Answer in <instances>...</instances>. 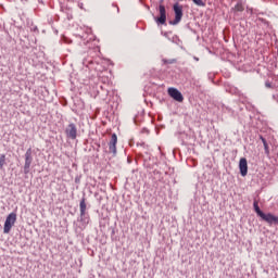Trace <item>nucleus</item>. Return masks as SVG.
I'll return each mask as SVG.
<instances>
[{"mask_svg":"<svg viewBox=\"0 0 278 278\" xmlns=\"http://www.w3.org/2000/svg\"><path fill=\"white\" fill-rule=\"evenodd\" d=\"M253 207L255 213L257 214V216H260V218H262V220H264L268 225H278V217L273 215V213H263L260 208V203L257 202V200L254 201Z\"/></svg>","mask_w":278,"mask_h":278,"instance_id":"f257e3e1","label":"nucleus"},{"mask_svg":"<svg viewBox=\"0 0 278 278\" xmlns=\"http://www.w3.org/2000/svg\"><path fill=\"white\" fill-rule=\"evenodd\" d=\"M175 18L174 21H169V25H179L181 23V18H184V5L179 4V2L174 3L173 5Z\"/></svg>","mask_w":278,"mask_h":278,"instance_id":"f03ea898","label":"nucleus"},{"mask_svg":"<svg viewBox=\"0 0 278 278\" xmlns=\"http://www.w3.org/2000/svg\"><path fill=\"white\" fill-rule=\"evenodd\" d=\"M80 207V224H79V231L86 227L89 223L88 214H86V198H83L79 203Z\"/></svg>","mask_w":278,"mask_h":278,"instance_id":"7ed1b4c3","label":"nucleus"},{"mask_svg":"<svg viewBox=\"0 0 278 278\" xmlns=\"http://www.w3.org/2000/svg\"><path fill=\"white\" fill-rule=\"evenodd\" d=\"M15 224L16 213H10L4 222L3 233H10V231H12V227H14Z\"/></svg>","mask_w":278,"mask_h":278,"instance_id":"20e7f679","label":"nucleus"},{"mask_svg":"<svg viewBox=\"0 0 278 278\" xmlns=\"http://www.w3.org/2000/svg\"><path fill=\"white\" fill-rule=\"evenodd\" d=\"M160 16L154 17L157 25H166V7L164 4L159 5Z\"/></svg>","mask_w":278,"mask_h":278,"instance_id":"39448f33","label":"nucleus"},{"mask_svg":"<svg viewBox=\"0 0 278 278\" xmlns=\"http://www.w3.org/2000/svg\"><path fill=\"white\" fill-rule=\"evenodd\" d=\"M169 97L174 99V101H178V103L184 102V94L180 93V91L177 88H168L167 90Z\"/></svg>","mask_w":278,"mask_h":278,"instance_id":"423d86ee","label":"nucleus"},{"mask_svg":"<svg viewBox=\"0 0 278 278\" xmlns=\"http://www.w3.org/2000/svg\"><path fill=\"white\" fill-rule=\"evenodd\" d=\"M31 162H34V159L31 157V149H28L25 153V164H24L25 175L29 173V168H31Z\"/></svg>","mask_w":278,"mask_h":278,"instance_id":"0eeeda50","label":"nucleus"},{"mask_svg":"<svg viewBox=\"0 0 278 278\" xmlns=\"http://www.w3.org/2000/svg\"><path fill=\"white\" fill-rule=\"evenodd\" d=\"M239 170H240L241 177H247V175L249 174V163H248L247 159H244V157L240 159Z\"/></svg>","mask_w":278,"mask_h":278,"instance_id":"6e6552de","label":"nucleus"},{"mask_svg":"<svg viewBox=\"0 0 278 278\" xmlns=\"http://www.w3.org/2000/svg\"><path fill=\"white\" fill-rule=\"evenodd\" d=\"M260 139L263 142L265 154L270 155V148L268 147V141H266V138H264L263 136H260Z\"/></svg>","mask_w":278,"mask_h":278,"instance_id":"1a4fd4ad","label":"nucleus"},{"mask_svg":"<svg viewBox=\"0 0 278 278\" xmlns=\"http://www.w3.org/2000/svg\"><path fill=\"white\" fill-rule=\"evenodd\" d=\"M232 12H244V4H242V0H239L235 8H232Z\"/></svg>","mask_w":278,"mask_h":278,"instance_id":"9d476101","label":"nucleus"},{"mask_svg":"<svg viewBox=\"0 0 278 278\" xmlns=\"http://www.w3.org/2000/svg\"><path fill=\"white\" fill-rule=\"evenodd\" d=\"M71 138L72 140H75V138H77V128L71 124Z\"/></svg>","mask_w":278,"mask_h":278,"instance_id":"9b49d317","label":"nucleus"},{"mask_svg":"<svg viewBox=\"0 0 278 278\" xmlns=\"http://www.w3.org/2000/svg\"><path fill=\"white\" fill-rule=\"evenodd\" d=\"M117 142H118V137L116 136V134H112L109 144L116 147Z\"/></svg>","mask_w":278,"mask_h":278,"instance_id":"f8f14e48","label":"nucleus"},{"mask_svg":"<svg viewBox=\"0 0 278 278\" xmlns=\"http://www.w3.org/2000/svg\"><path fill=\"white\" fill-rule=\"evenodd\" d=\"M61 10L67 14L68 16V12H71V9L68 8V4L64 3V2H61Z\"/></svg>","mask_w":278,"mask_h":278,"instance_id":"ddd939ff","label":"nucleus"},{"mask_svg":"<svg viewBox=\"0 0 278 278\" xmlns=\"http://www.w3.org/2000/svg\"><path fill=\"white\" fill-rule=\"evenodd\" d=\"M3 166H5V154L0 155V170H3Z\"/></svg>","mask_w":278,"mask_h":278,"instance_id":"4468645a","label":"nucleus"},{"mask_svg":"<svg viewBox=\"0 0 278 278\" xmlns=\"http://www.w3.org/2000/svg\"><path fill=\"white\" fill-rule=\"evenodd\" d=\"M192 1L199 8H205V2H203V0H192Z\"/></svg>","mask_w":278,"mask_h":278,"instance_id":"2eb2a0df","label":"nucleus"},{"mask_svg":"<svg viewBox=\"0 0 278 278\" xmlns=\"http://www.w3.org/2000/svg\"><path fill=\"white\" fill-rule=\"evenodd\" d=\"M109 151L110 153H113L114 156H116V146L109 144Z\"/></svg>","mask_w":278,"mask_h":278,"instance_id":"dca6fc26","label":"nucleus"},{"mask_svg":"<svg viewBox=\"0 0 278 278\" xmlns=\"http://www.w3.org/2000/svg\"><path fill=\"white\" fill-rule=\"evenodd\" d=\"M83 64H84V66H88V64H92V59H84L83 60Z\"/></svg>","mask_w":278,"mask_h":278,"instance_id":"f3484780","label":"nucleus"},{"mask_svg":"<svg viewBox=\"0 0 278 278\" xmlns=\"http://www.w3.org/2000/svg\"><path fill=\"white\" fill-rule=\"evenodd\" d=\"M266 88H273V85L268 81L265 83Z\"/></svg>","mask_w":278,"mask_h":278,"instance_id":"a211bd4d","label":"nucleus"},{"mask_svg":"<svg viewBox=\"0 0 278 278\" xmlns=\"http://www.w3.org/2000/svg\"><path fill=\"white\" fill-rule=\"evenodd\" d=\"M113 8H116L117 14L121 12V9H118V7H116L115 4H113Z\"/></svg>","mask_w":278,"mask_h":278,"instance_id":"6ab92c4d","label":"nucleus"},{"mask_svg":"<svg viewBox=\"0 0 278 278\" xmlns=\"http://www.w3.org/2000/svg\"><path fill=\"white\" fill-rule=\"evenodd\" d=\"M193 60H195V62H199V58L194 56Z\"/></svg>","mask_w":278,"mask_h":278,"instance_id":"aec40b11","label":"nucleus"},{"mask_svg":"<svg viewBox=\"0 0 278 278\" xmlns=\"http://www.w3.org/2000/svg\"><path fill=\"white\" fill-rule=\"evenodd\" d=\"M89 40H92V38H89V39L85 42V45H86L87 42H89Z\"/></svg>","mask_w":278,"mask_h":278,"instance_id":"412c9836","label":"nucleus"},{"mask_svg":"<svg viewBox=\"0 0 278 278\" xmlns=\"http://www.w3.org/2000/svg\"><path fill=\"white\" fill-rule=\"evenodd\" d=\"M76 184H79V178H76Z\"/></svg>","mask_w":278,"mask_h":278,"instance_id":"4be33fe9","label":"nucleus"},{"mask_svg":"<svg viewBox=\"0 0 278 278\" xmlns=\"http://www.w3.org/2000/svg\"><path fill=\"white\" fill-rule=\"evenodd\" d=\"M165 36H168V34H167V33H165Z\"/></svg>","mask_w":278,"mask_h":278,"instance_id":"5701e85b","label":"nucleus"},{"mask_svg":"<svg viewBox=\"0 0 278 278\" xmlns=\"http://www.w3.org/2000/svg\"><path fill=\"white\" fill-rule=\"evenodd\" d=\"M74 225H76V226H77V223H74Z\"/></svg>","mask_w":278,"mask_h":278,"instance_id":"b1692460","label":"nucleus"},{"mask_svg":"<svg viewBox=\"0 0 278 278\" xmlns=\"http://www.w3.org/2000/svg\"><path fill=\"white\" fill-rule=\"evenodd\" d=\"M178 1H184V0H178Z\"/></svg>","mask_w":278,"mask_h":278,"instance_id":"393cba45","label":"nucleus"}]
</instances>
